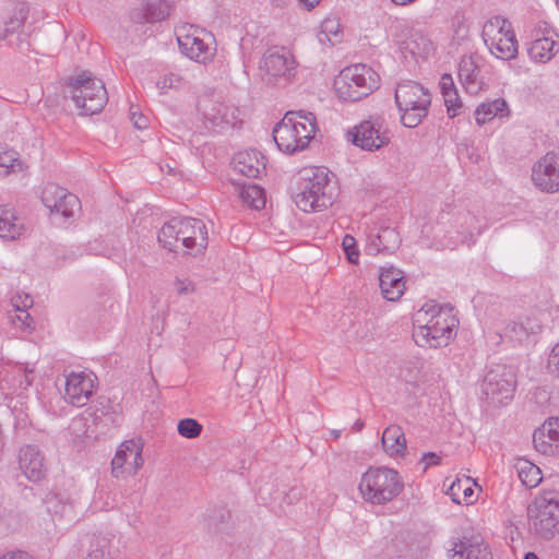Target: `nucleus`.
<instances>
[{
  "label": "nucleus",
  "mask_w": 559,
  "mask_h": 559,
  "mask_svg": "<svg viewBox=\"0 0 559 559\" xmlns=\"http://www.w3.org/2000/svg\"><path fill=\"white\" fill-rule=\"evenodd\" d=\"M457 323L453 308L428 301L415 313L414 341L421 347L447 345L452 340Z\"/></svg>",
  "instance_id": "nucleus-1"
},
{
  "label": "nucleus",
  "mask_w": 559,
  "mask_h": 559,
  "mask_svg": "<svg viewBox=\"0 0 559 559\" xmlns=\"http://www.w3.org/2000/svg\"><path fill=\"white\" fill-rule=\"evenodd\" d=\"M319 131L313 114L288 111L273 128V140L284 154H295L310 146Z\"/></svg>",
  "instance_id": "nucleus-2"
},
{
  "label": "nucleus",
  "mask_w": 559,
  "mask_h": 559,
  "mask_svg": "<svg viewBox=\"0 0 559 559\" xmlns=\"http://www.w3.org/2000/svg\"><path fill=\"white\" fill-rule=\"evenodd\" d=\"M300 179L301 191L296 195L295 202L301 211H321L334 203L338 188L333 174L326 167H306L300 171Z\"/></svg>",
  "instance_id": "nucleus-3"
},
{
  "label": "nucleus",
  "mask_w": 559,
  "mask_h": 559,
  "mask_svg": "<svg viewBox=\"0 0 559 559\" xmlns=\"http://www.w3.org/2000/svg\"><path fill=\"white\" fill-rule=\"evenodd\" d=\"M404 489L401 474L388 466H371L361 475L358 490L371 504L382 506L399 497Z\"/></svg>",
  "instance_id": "nucleus-4"
},
{
  "label": "nucleus",
  "mask_w": 559,
  "mask_h": 559,
  "mask_svg": "<svg viewBox=\"0 0 559 559\" xmlns=\"http://www.w3.org/2000/svg\"><path fill=\"white\" fill-rule=\"evenodd\" d=\"M158 240L169 251L201 252L207 243V233L199 219H171L160 229Z\"/></svg>",
  "instance_id": "nucleus-5"
},
{
  "label": "nucleus",
  "mask_w": 559,
  "mask_h": 559,
  "mask_svg": "<svg viewBox=\"0 0 559 559\" xmlns=\"http://www.w3.org/2000/svg\"><path fill=\"white\" fill-rule=\"evenodd\" d=\"M528 533L551 540L559 534V491H544L527 507Z\"/></svg>",
  "instance_id": "nucleus-6"
},
{
  "label": "nucleus",
  "mask_w": 559,
  "mask_h": 559,
  "mask_svg": "<svg viewBox=\"0 0 559 559\" xmlns=\"http://www.w3.org/2000/svg\"><path fill=\"white\" fill-rule=\"evenodd\" d=\"M381 78L377 71L366 64H353L344 68L334 79L335 95L346 102H356L370 95L380 86Z\"/></svg>",
  "instance_id": "nucleus-7"
},
{
  "label": "nucleus",
  "mask_w": 559,
  "mask_h": 559,
  "mask_svg": "<svg viewBox=\"0 0 559 559\" xmlns=\"http://www.w3.org/2000/svg\"><path fill=\"white\" fill-rule=\"evenodd\" d=\"M395 103L402 124L415 128L428 115L431 98L429 92L420 84L407 81L397 85Z\"/></svg>",
  "instance_id": "nucleus-8"
},
{
  "label": "nucleus",
  "mask_w": 559,
  "mask_h": 559,
  "mask_svg": "<svg viewBox=\"0 0 559 559\" xmlns=\"http://www.w3.org/2000/svg\"><path fill=\"white\" fill-rule=\"evenodd\" d=\"M177 41L182 55L192 61L207 63L216 55L213 34L195 25H182L177 29Z\"/></svg>",
  "instance_id": "nucleus-9"
},
{
  "label": "nucleus",
  "mask_w": 559,
  "mask_h": 559,
  "mask_svg": "<svg viewBox=\"0 0 559 559\" xmlns=\"http://www.w3.org/2000/svg\"><path fill=\"white\" fill-rule=\"evenodd\" d=\"M71 97L81 115H95L107 103V91L103 82L88 72L79 74L71 83Z\"/></svg>",
  "instance_id": "nucleus-10"
},
{
  "label": "nucleus",
  "mask_w": 559,
  "mask_h": 559,
  "mask_svg": "<svg viewBox=\"0 0 559 559\" xmlns=\"http://www.w3.org/2000/svg\"><path fill=\"white\" fill-rule=\"evenodd\" d=\"M143 442L129 439L121 442L111 460V475L118 480L134 477L144 465Z\"/></svg>",
  "instance_id": "nucleus-11"
},
{
  "label": "nucleus",
  "mask_w": 559,
  "mask_h": 559,
  "mask_svg": "<svg viewBox=\"0 0 559 559\" xmlns=\"http://www.w3.org/2000/svg\"><path fill=\"white\" fill-rule=\"evenodd\" d=\"M516 384L514 364H495L491 367V403L509 404L513 400Z\"/></svg>",
  "instance_id": "nucleus-12"
},
{
  "label": "nucleus",
  "mask_w": 559,
  "mask_h": 559,
  "mask_svg": "<svg viewBox=\"0 0 559 559\" xmlns=\"http://www.w3.org/2000/svg\"><path fill=\"white\" fill-rule=\"evenodd\" d=\"M352 142L367 151L379 150L390 142L389 131L379 121L365 120L349 131Z\"/></svg>",
  "instance_id": "nucleus-13"
},
{
  "label": "nucleus",
  "mask_w": 559,
  "mask_h": 559,
  "mask_svg": "<svg viewBox=\"0 0 559 559\" xmlns=\"http://www.w3.org/2000/svg\"><path fill=\"white\" fill-rule=\"evenodd\" d=\"M532 181L543 192H558L559 154L549 152L539 158L532 168Z\"/></svg>",
  "instance_id": "nucleus-14"
},
{
  "label": "nucleus",
  "mask_w": 559,
  "mask_h": 559,
  "mask_svg": "<svg viewBox=\"0 0 559 559\" xmlns=\"http://www.w3.org/2000/svg\"><path fill=\"white\" fill-rule=\"evenodd\" d=\"M93 373L72 372L67 377L64 399L74 406H84L96 389Z\"/></svg>",
  "instance_id": "nucleus-15"
},
{
  "label": "nucleus",
  "mask_w": 559,
  "mask_h": 559,
  "mask_svg": "<svg viewBox=\"0 0 559 559\" xmlns=\"http://www.w3.org/2000/svg\"><path fill=\"white\" fill-rule=\"evenodd\" d=\"M533 443L537 452L554 456L559 454V418H548L533 433Z\"/></svg>",
  "instance_id": "nucleus-16"
},
{
  "label": "nucleus",
  "mask_w": 559,
  "mask_h": 559,
  "mask_svg": "<svg viewBox=\"0 0 559 559\" xmlns=\"http://www.w3.org/2000/svg\"><path fill=\"white\" fill-rule=\"evenodd\" d=\"M493 26L499 27V38H497L495 43L497 50V53H495L496 58L501 60L515 58L518 55V40L511 23L501 16H493L491 17V27Z\"/></svg>",
  "instance_id": "nucleus-17"
},
{
  "label": "nucleus",
  "mask_w": 559,
  "mask_h": 559,
  "mask_svg": "<svg viewBox=\"0 0 559 559\" xmlns=\"http://www.w3.org/2000/svg\"><path fill=\"white\" fill-rule=\"evenodd\" d=\"M497 331L495 337L491 336V342L499 344L506 340L509 343H521L526 340L531 334L540 331V324L536 321L527 320L526 323L509 322L496 323Z\"/></svg>",
  "instance_id": "nucleus-18"
},
{
  "label": "nucleus",
  "mask_w": 559,
  "mask_h": 559,
  "mask_svg": "<svg viewBox=\"0 0 559 559\" xmlns=\"http://www.w3.org/2000/svg\"><path fill=\"white\" fill-rule=\"evenodd\" d=\"M379 287L384 299L397 301L406 289L404 273L393 266L383 269L379 275Z\"/></svg>",
  "instance_id": "nucleus-19"
},
{
  "label": "nucleus",
  "mask_w": 559,
  "mask_h": 559,
  "mask_svg": "<svg viewBox=\"0 0 559 559\" xmlns=\"http://www.w3.org/2000/svg\"><path fill=\"white\" fill-rule=\"evenodd\" d=\"M381 443L385 454L394 461L405 460L408 453L407 440L403 428L389 425L382 432Z\"/></svg>",
  "instance_id": "nucleus-20"
},
{
  "label": "nucleus",
  "mask_w": 559,
  "mask_h": 559,
  "mask_svg": "<svg viewBox=\"0 0 559 559\" xmlns=\"http://www.w3.org/2000/svg\"><path fill=\"white\" fill-rule=\"evenodd\" d=\"M448 493L453 502L469 506L478 500L480 487L472 477L462 475L451 481Z\"/></svg>",
  "instance_id": "nucleus-21"
},
{
  "label": "nucleus",
  "mask_w": 559,
  "mask_h": 559,
  "mask_svg": "<svg viewBox=\"0 0 559 559\" xmlns=\"http://www.w3.org/2000/svg\"><path fill=\"white\" fill-rule=\"evenodd\" d=\"M487 546L479 534L464 536L453 544L451 551L453 559H485Z\"/></svg>",
  "instance_id": "nucleus-22"
},
{
  "label": "nucleus",
  "mask_w": 559,
  "mask_h": 559,
  "mask_svg": "<svg viewBox=\"0 0 559 559\" xmlns=\"http://www.w3.org/2000/svg\"><path fill=\"white\" fill-rule=\"evenodd\" d=\"M234 168L246 177L257 178L265 168L264 157L254 150L239 152L234 157Z\"/></svg>",
  "instance_id": "nucleus-23"
},
{
  "label": "nucleus",
  "mask_w": 559,
  "mask_h": 559,
  "mask_svg": "<svg viewBox=\"0 0 559 559\" xmlns=\"http://www.w3.org/2000/svg\"><path fill=\"white\" fill-rule=\"evenodd\" d=\"M20 467L25 476L33 481L39 480L44 475L43 457L37 450L29 447L20 453Z\"/></svg>",
  "instance_id": "nucleus-24"
},
{
  "label": "nucleus",
  "mask_w": 559,
  "mask_h": 559,
  "mask_svg": "<svg viewBox=\"0 0 559 559\" xmlns=\"http://www.w3.org/2000/svg\"><path fill=\"white\" fill-rule=\"evenodd\" d=\"M25 168V160L15 148L8 143H0V176L21 173Z\"/></svg>",
  "instance_id": "nucleus-25"
},
{
  "label": "nucleus",
  "mask_w": 559,
  "mask_h": 559,
  "mask_svg": "<svg viewBox=\"0 0 559 559\" xmlns=\"http://www.w3.org/2000/svg\"><path fill=\"white\" fill-rule=\"evenodd\" d=\"M23 224L16 216L13 209L1 205L0 206V238L7 240H14L23 233Z\"/></svg>",
  "instance_id": "nucleus-26"
},
{
  "label": "nucleus",
  "mask_w": 559,
  "mask_h": 559,
  "mask_svg": "<svg viewBox=\"0 0 559 559\" xmlns=\"http://www.w3.org/2000/svg\"><path fill=\"white\" fill-rule=\"evenodd\" d=\"M439 87L444 105L451 118L459 114L462 103L460 100L453 78L450 74H442L439 80Z\"/></svg>",
  "instance_id": "nucleus-27"
},
{
  "label": "nucleus",
  "mask_w": 559,
  "mask_h": 559,
  "mask_svg": "<svg viewBox=\"0 0 559 559\" xmlns=\"http://www.w3.org/2000/svg\"><path fill=\"white\" fill-rule=\"evenodd\" d=\"M238 198L249 209L262 210L266 204V195L263 188L258 185H235Z\"/></svg>",
  "instance_id": "nucleus-28"
},
{
  "label": "nucleus",
  "mask_w": 559,
  "mask_h": 559,
  "mask_svg": "<svg viewBox=\"0 0 559 559\" xmlns=\"http://www.w3.org/2000/svg\"><path fill=\"white\" fill-rule=\"evenodd\" d=\"M318 40L323 45H336L343 39V28L336 16H326L322 20L317 34Z\"/></svg>",
  "instance_id": "nucleus-29"
},
{
  "label": "nucleus",
  "mask_w": 559,
  "mask_h": 559,
  "mask_svg": "<svg viewBox=\"0 0 559 559\" xmlns=\"http://www.w3.org/2000/svg\"><path fill=\"white\" fill-rule=\"evenodd\" d=\"M264 66L273 76L288 75L295 69V59L290 53L272 52L265 57Z\"/></svg>",
  "instance_id": "nucleus-30"
},
{
  "label": "nucleus",
  "mask_w": 559,
  "mask_h": 559,
  "mask_svg": "<svg viewBox=\"0 0 559 559\" xmlns=\"http://www.w3.org/2000/svg\"><path fill=\"white\" fill-rule=\"evenodd\" d=\"M522 484L527 488H535L543 479L540 468L526 459H519L514 465Z\"/></svg>",
  "instance_id": "nucleus-31"
},
{
  "label": "nucleus",
  "mask_w": 559,
  "mask_h": 559,
  "mask_svg": "<svg viewBox=\"0 0 559 559\" xmlns=\"http://www.w3.org/2000/svg\"><path fill=\"white\" fill-rule=\"evenodd\" d=\"M556 43L548 37L533 40L527 49L530 57L536 62H546L554 56Z\"/></svg>",
  "instance_id": "nucleus-32"
},
{
  "label": "nucleus",
  "mask_w": 559,
  "mask_h": 559,
  "mask_svg": "<svg viewBox=\"0 0 559 559\" xmlns=\"http://www.w3.org/2000/svg\"><path fill=\"white\" fill-rule=\"evenodd\" d=\"M478 68L472 57L462 58L459 66V78L466 88H472L478 81Z\"/></svg>",
  "instance_id": "nucleus-33"
},
{
  "label": "nucleus",
  "mask_w": 559,
  "mask_h": 559,
  "mask_svg": "<svg viewBox=\"0 0 559 559\" xmlns=\"http://www.w3.org/2000/svg\"><path fill=\"white\" fill-rule=\"evenodd\" d=\"M69 192H67L63 188L59 187L55 183H48L44 187L41 191V200L47 209L50 212H53V207L57 206V203L62 201L64 197H67Z\"/></svg>",
  "instance_id": "nucleus-34"
},
{
  "label": "nucleus",
  "mask_w": 559,
  "mask_h": 559,
  "mask_svg": "<svg viewBox=\"0 0 559 559\" xmlns=\"http://www.w3.org/2000/svg\"><path fill=\"white\" fill-rule=\"evenodd\" d=\"M342 249L346 254L347 261L353 265H358L360 261V250L357 240L352 235H345L342 239Z\"/></svg>",
  "instance_id": "nucleus-35"
},
{
  "label": "nucleus",
  "mask_w": 559,
  "mask_h": 559,
  "mask_svg": "<svg viewBox=\"0 0 559 559\" xmlns=\"http://www.w3.org/2000/svg\"><path fill=\"white\" fill-rule=\"evenodd\" d=\"M177 430L181 437L193 439L202 432V425L193 418H185L178 423Z\"/></svg>",
  "instance_id": "nucleus-36"
},
{
  "label": "nucleus",
  "mask_w": 559,
  "mask_h": 559,
  "mask_svg": "<svg viewBox=\"0 0 559 559\" xmlns=\"http://www.w3.org/2000/svg\"><path fill=\"white\" fill-rule=\"evenodd\" d=\"M147 9L151 11V20L164 19L171 10L169 0H144Z\"/></svg>",
  "instance_id": "nucleus-37"
},
{
  "label": "nucleus",
  "mask_w": 559,
  "mask_h": 559,
  "mask_svg": "<svg viewBox=\"0 0 559 559\" xmlns=\"http://www.w3.org/2000/svg\"><path fill=\"white\" fill-rule=\"evenodd\" d=\"M80 207L79 199L69 193L62 201L57 203V206L53 207V212L62 214L64 217H70L74 214V212Z\"/></svg>",
  "instance_id": "nucleus-38"
},
{
  "label": "nucleus",
  "mask_w": 559,
  "mask_h": 559,
  "mask_svg": "<svg viewBox=\"0 0 559 559\" xmlns=\"http://www.w3.org/2000/svg\"><path fill=\"white\" fill-rule=\"evenodd\" d=\"M14 326L22 330H31L32 329V318L26 310L16 309L15 314L11 318Z\"/></svg>",
  "instance_id": "nucleus-39"
},
{
  "label": "nucleus",
  "mask_w": 559,
  "mask_h": 559,
  "mask_svg": "<svg viewBox=\"0 0 559 559\" xmlns=\"http://www.w3.org/2000/svg\"><path fill=\"white\" fill-rule=\"evenodd\" d=\"M547 369L551 376L559 379V343L551 348L548 355Z\"/></svg>",
  "instance_id": "nucleus-40"
},
{
  "label": "nucleus",
  "mask_w": 559,
  "mask_h": 559,
  "mask_svg": "<svg viewBox=\"0 0 559 559\" xmlns=\"http://www.w3.org/2000/svg\"><path fill=\"white\" fill-rule=\"evenodd\" d=\"M510 109L507 102L502 98L491 100V120L495 117L506 118L509 117Z\"/></svg>",
  "instance_id": "nucleus-41"
},
{
  "label": "nucleus",
  "mask_w": 559,
  "mask_h": 559,
  "mask_svg": "<svg viewBox=\"0 0 559 559\" xmlns=\"http://www.w3.org/2000/svg\"><path fill=\"white\" fill-rule=\"evenodd\" d=\"M174 289L178 295H189L194 290L193 284L188 280H176Z\"/></svg>",
  "instance_id": "nucleus-42"
},
{
  "label": "nucleus",
  "mask_w": 559,
  "mask_h": 559,
  "mask_svg": "<svg viewBox=\"0 0 559 559\" xmlns=\"http://www.w3.org/2000/svg\"><path fill=\"white\" fill-rule=\"evenodd\" d=\"M475 120L478 126H484L489 121V107L486 104H481L475 110Z\"/></svg>",
  "instance_id": "nucleus-43"
},
{
  "label": "nucleus",
  "mask_w": 559,
  "mask_h": 559,
  "mask_svg": "<svg viewBox=\"0 0 559 559\" xmlns=\"http://www.w3.org/2000/svg\"><path fill=\"white\" fill-rule=\"evenodd\" d=\"M412 36V32L407 28L402 29L399 33H395L393 35V40L395 44L400 45L401 47L405 46V49H409V47L406 45V38Z\"/></svg>",
  "instance_id": "nucleus-44"
},
{
  "label": "nucleus",
  "mask_w": 559,
  "mask_h": 559,
  "mask_svg": "<svg viewBox=\"0 0 559 559\" xmlns=\"http://www.w3.org/2000/svg\"><path fill=\"white\" fill-rule=\"evenodd\" d=\"M131 119H132V121H133L134 126H135L136 128H139V129H144V128H146V126H147V120H146V118H145L142 114H140V112H135V111H133V112L131 114Z\"/></svg>",
  "instance_id": "nucleus-45"
},
{
  "label": "nucleus",
  "mask_w": 559,
  "mask_h": 559,
  "mask_svg": "<svg viewBox=\"0 0 559 559\" xmlns=\"http://www.w3.org/2000/svg\"><path fill=\"white\" fill-rule=\"evenodd\" d=\"M178 80L174 76V75H170V76H165L160 80L157 81V86L162 90H166V88H170L173 87Z\"/></svg>",
  "instance_id": "nucleus-46"
},
{
  "label": "nucleus",
  "mask_w": 559,
  "mask_h": 559,
  "mask_svg": "<svg viewBox=\"0 0 559 559\" xmlns=\"http://www.w3.org/2000/svg\"><path fill=\"white\" fill-rule=\"evenodd\" d=\"M423 462L426 467L429 465H435L439 463V456L436 455L435 453H426L423 456Z\"/></svg>",
  "instance_id": "nucleus-47"
},
{
  "label": "nucleus",
  "mask_w": 559,
  "mask_h": 559,
  "mask_svg": "<svg viewBox=\"0 0 559 559\" xmlns=\"http://www.w3.org/2000/svg\"><path fill=\"white\" fill-rule=\"evenodd\" d=\"M2 559H32L27 554L23 551H14L5 554Z\"/></svg>",
  "instance_id": "nucleus-48"
},
{
  "label": "nucleus",
  "mask_w": 559,
  "mask_h": 559,
  "mask_svg": "<svg viewBox=\"0 0 559 559\" xmlns=\"http://www.w3.org/2000/svg\"><path fill=\"white\" fill-rule=\"evenodd\" d=\"M306 9L314 8L321 0H298Z\"/></svg>",
  "instance_id": "nucleus-49"
},
{
  "label": "nucleus",
  "mask_w": 559,
  "mask_h": 559,
  "mask_svg": "<svg viewBox=\"0 0 559 559\" xmlns=\"http://www.w3.org/2000/svg\"><path fill=\"white\" fill-rule=\"evenodd\" d=\"M88 559H107L103 552H94L88 556Z\"/></svg>",
  "instance_id": "nucleus-50"
},
{
  "label": "nucleus",
  "mask_w": 559,
  "mask_h": 559,
  "mask_svg": "<svg viewBox=\"0 0 559 559\" xmlns=\"http://www.w3.org/2000/svg\"><path fill=\"white\" fill-rule=\"evenodd\" d=\"M524 559H539L536 554L534 552H527L524 557Z\"/></svg>",
  "instance_id": "nucleus-51"
},
{
  "label": "nucleus",
  "mask_w": 559,
  "mask_h": 559,
  "mask_svg": "<svg viewBox=\"0 0 559 559\" xmlns=\"http://www.w3.org/2000/svg\"><path fill=\"white\" fill-rule=\"evenodd\" d=\"M31 302H32V301H31V299L26 296V297H25V301H24V306L26 307V306H28Z\"/></svg>",
  "instance_id": "nucleus-52"
},
{
  "label": "nucleus",
  "mask_w": 559,
  "mask_h": 559,
  "mask_svg": "<svg viewBox=\"0 0 559 559\" xmlns=\"http://www.w3.org/2000/svg\"><path fill=\"white\" fill-rule=\"evenodd\" d=\"M558 3H559V0H558Z\"/></svg>",
  "instance_id": "nucleus-53"
}]
</instances>
